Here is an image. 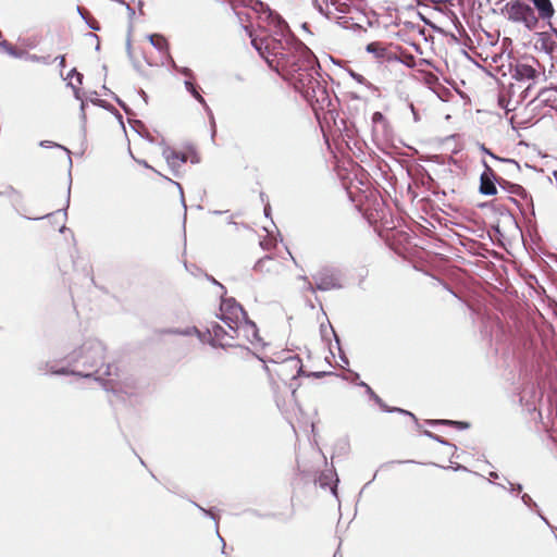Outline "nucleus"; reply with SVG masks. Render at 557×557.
<instances>
[{"label":"nucleus","instance_id":"obj_1","mask_svg":"<svg viewBox=\"0 0 557 557\" xmlns=\"http://www.w3.org/2000/svg\"><path fill=\"white\" fill-rule=\"evenodd\" d=\"M251 44L271 69L293 76L296 89L312 106L329 100L325 87L309 72L312 70V58L306 48L295 45L289 38L273 36L253 38Z\"/></svg>","mask_w":557,"mask_h":557},{"label":"nucleus","instance_id":"obj_2","mask_svg":"<svg viewBox=\"0 0 557 557\" xmlns=\"http://www.w3.org/2000/svg\"><path fill=\"white\" fill-rule=\"evenodd\" d=\"M253 272L264 282L278 284L288 276V267L283 258L267 256L257 261Z\"/></svg>","mask_w":557,"mask_h":557},{"label":"nucleus","instance_id":"obj_3","mask_svg":"<svg viewBox=\"0 0 557 557\" xmlns=\"http://www.w3.org/2000/svg\"><path fill=\"white\" fill-rule=\"evenodd\" d=\"M257 367L267 370L271 375H275L282 382L295 380L302 372V361L297 355L288 354L281 361L273 360L272 367L269 368L262 362H257Z\"/></svg>","mask_w":557,"mask_h":557},{"label":"nucleus","instance_id":"obj_4","mask_svg":"<svg viewBox=\"0 0 557 557\" xmlns=\"http://www.w3.org/2000/svg\"><path fill=\"white\" fill-rule=\"evenodd\" d=\"M162 156L165 159L171 173L176 177H181L185 172V165L187 162L193 164L199 162L197 152L190 147L180 150L172 147H165L162 151Z\"/></svg>","mask_w":557,"mask_h":557},{"label":"nucleus","instance_id":"obj_5","mask_svg":"<svg viewBox=\"0 0 557 557\" xmlns=\"http://www.w3.org/2000/svg\"><path fill=\"white\" fill-rule=\"evenodd\" d=\"M506 12L508 18L516 23H522L529 29L537 24V16L534 10L522 0H513L507 3Z\"/></svg>","mask_w":557,"mask_h":557},{"label":"nucleus","instance_id":"obj_6","mask_svg":"<svg viewBox=\"0 0 557 557\" xmlns=\"http://www.w3.org/2000/svg\"><path fill=\"white\" fill-rule=\"evenodd\" d=\"M245 315L243 307L233 298L222 299L220 304V318L235 332V329Z\"/></svg>","mask_w":557,"mask_h":557},{"label":"nucleus","instance_id":"obj_7","mask_svg":"<svg viewBox=\"0 0 557 557\" xmlns=\"http://www.w3.org/2000/svg\"><path fill=\"white\" fill-rule=\"evenodd\" d=\"M74 360L85 359L84 366L88 371H97L99 363L103 360V349L100 345L87 343L74 352Z\"/></svg>","mask_w":557,"mask_h":557},{"label":"nucleus","instance_id":"obj_8","mask_svg":"<svg viewBox=\"0 0 557 557\" xmlns=\"http://www.w3.org/2000/svg\"><path fill=\"white\" fill-rule=\"evenodd\" d=\"M325 8L320 7V11L330 20H342L347 17L358 8L350 0H324Z\"/></svg>","mask_w":557,"mask_h":557},{"label":"nucleus","instance_id":"obj_9","mask_svg":"<svg viewBox=\"0 0 557 557\" xmlns=\"http://www.w3.org/2000/svg\"><path fill=\"white\" fill-rule=\"evenodd\" d=\"M196 331L201 342L209 343L212 346L228 345L226 337L233 338V335L228 334V332L215 321L208 323L205 331L198 329H196Z\"/></svg>","mask_w":557,"mask_h":557},{"label":"nucleus","instance_id":"obj_10","mask_svg":"<svg viewBox=\"0 0 557 557\" xmlns=\"http://www.w3.org/2000/svg\"><path fill=\"white\" fill-rule=\"evenodd\" d=\"M313 282L317 289L331 290L341 287V283L335 273L331 270L323 269L317 272L313 276Z\"/></svg>","mask_w":557,"mask_h":557},{"label":"nucleus","instance_id":"obj_11","mask_svg":"<svg viewBox=\"0 0 557 557\" xmlns=\"http://www.w3.org/2000/svg\"><path fill=\"white\" fill-rule=\"evenodd\" d=\"M540 73L533 66V64L525 62H518L513 69L512 76L518 81L535 82Z\"/></svg>","mask_w":557,"mask_h":557},{"label":"nucleus","instance_id":"obj_12","mask_svg":"<svg viewBox=\"0 0 557 557\" xmlns=\"http://www.w3.org/2000/svg\"><path fill=\"white\" fill-rule=\"evenodd\" d=\"M366 50L380 61H393V51L380 41L368 44Z\"/></svg>","mask_w":557,"mask_h":557},{"label":"nucleus","instance_id":"obj_13","mask_svg":"<svg viewBox=\"0 0 557 557\" xmlns=\"http://www.w3.org/2000/svg\"><path fill=\"white\" fill-rule=\"evenodd\" d=\"M537 11L539 18L550 20L555 14V9L550 0H531Z\"/></svg>","mask_w":557,"mask_h":557},{"label":"nucleus","instance_id":"obj_14","mask_svg":"<svg viewBox=\"0 0 557 557\" xmlns=\"http://www.w3.org/2000/svg\"><path fill=\"white\" fill-rule=\"evenodd\" d=\"M496 183L500 184L499 181L487 178V176H480L479 191L485 196H494L497 194Z\"/></svg>","mask_w":557,"mask_h":557},{"label":"nucleus","instance_id":"obj_15","mask_svg":"<svg viewBox=\"0 0 557 557\" xmlns=\"http://www.w3.org/2000/svg\"><path fill=\"white\" fill-rule=\"evenodd\" d=\"M149 41L153 47H156L160 52H166L169 50V42L166 38L160 34H152L148 36Z\"/></svg>","mask_w":557,"mask_h":557},{"label":"nucleus","instance_id":"obj_16","mask_svg":"<svg viewBox=\"0 0 557 557\" xmlns=\"http://www.w3.org/2000/svg\"><path fill=\"white\" fill-rule=\"evenodd\" d=\"M368 393L370 394L371 398L385 411H398L400 413H405V414H408L409 417H411L413 420H416V417L413 413L407 411V410H404V409H399V408H393V409H389L384 403L383 400L380 398V396H377L369 386H368Z\"/></svg>","mask_w":557,"mask_h":557},{"label":"nucleus","instance_id":"obj_17","mask_svg":"<svg viewBox=\"0 0 557 557\" xmlns=\"http://www.w3.org/2000/svg\"><path fill=\"white\" fill-rule=\"evenodd\" d=\"M393 60L399 61L408 67L416 66V58L412 54L406 53L404 51H400L399 54L393 52Z\"/></svg>","mask_w":557,"mask_h":557},{"label":"nucleus","instance_id":"obj_18","mask_svg":"<svg viewBox=\"0 0 557 557\" xmlns=\"http://www.w3.org/2000/svg\"><path fill=\"white\" fill-rule=\"evenodd\" d=\"M484 171L482 172L481 176H487L490 180L494 181H504L502 177L497 176L496 172L487 164L485 160L482 161Z\"/></svg>","mask_w":557,"mask_h":557},{"label":"nucleus","instance_id":"obj_19","mask_svg":"<svg viewBox=\"0 0 557 557\" xmlns=\"http://www.w3.org/2000/svg\"><path fill=\"white\" fill-rule=\"evenodd\" d=\"M435 423L444 424V425H454L457 429L463 430L469 428V423L462 421H453V420H437Z\"/></svg>","mask_w":557,"mask_h":557},{"label":"nucleus","instance_id":"obj_20","mask_svg":"<svg viewBox=\"0 0 557 557\" xmlns=\"http://www.w3.org/2000/svg\"><path fill=\"white\" fill-rule=\"evenodd\" d=\"M188 89L193 92V95L200 101L203 102V98L200 96V94L196 90L195 86L191 83H186Z\"/></svg>","mask_w":557,"mask_h":557},{"label":"nucleus","instance_id":"obj_21","mask_svg":"<svg viewBox=\"0 0 557 557\" xmlns=\"http://www.w3.org/2000/svg\"><path fill=\"white\" fill-rule=\"evenodd\" d=\"M480 149H481L484 153H486V154L491 156L492 158H494V159H496V160H500V158L496 157V156H495V154H494V153H493L488 148H486V147H485V145H483V144H482V145H480Z\"/></svg>","mask_w":557,"mask_h":557},{"label":"nucleus","instance_id":"obj_22","mask_svg":"<svg viewBox=\"0 0 557 557\" xmlns=\"http://www.w3.org/2000/svg\"><path fill=\"white\" fill-rule=\"evenodd\" d=\"M524 190L523 188L520 186V185H515L512 186V189H511V193L516 194V195H520L522 194Z\"/></svg>","mask_w":557,"mask_h":557},{"label":"nucleus","instance_id":"obj_23","mask_svg":"<svg viewBox=\"0 0 557 557\" xmlns=\"http://www.w3.org/2000/svg\"><path fill=\"white\" fill-rule=\"evenodd\" d=\"M381 120H383V115H382V113H381V112H375V113L373 114V116H372V121H373V122H377V121H381Z\"/></svg>","mask_w":557,"mask_h":557},{"label":"nucleus","instance_id":"obj_24","mask_svg":"<svg viewBox=\"0 0 557 557\" xmlns=\"http://www.w3.org/2000/svg\"><path fill=\"white\" fill-rule=\"evenodd\" d=\"M228 1H230V3H231L232 5H234V7H235V5H237V4H244V5H246V0H228Z\"/></svg>","mask_w":557,"mask_h":557},{"label":"nucleus","instance_id":"obj_25","mask_svg":"<svg viewBox=\"0 0 557 557\" xmlns=\"http://www.w3.org/2000/svg\"><path fill=\"white\" fill-rule=\"evenodd\" d=\"M531 89H532V84L530 83V84L524 88V91H523V92L525 94V95H524V97H523L524 99L529 96V92L531 91Z\"/></svg>","mask_w":557,"mask_h":557},{"label":"nucleus","instance_id":"obj_26","mask_svg":"<svg viewBox=\"0 0 557 557\" xmlns=\"http://www.w3.org/2000/svg\"><path fill=\"white\" fill-rule=\"evenodd\" d=\"M425 434H426L428 436H431V437H433V438L438 440V437H437V436H435L433 433H431V432H429V431H426V432H425Z\"/></svg>","mask_w":557,"mask_h":557},{"label":"nucleus","instance_id":"obj_27","mask_svg":"<svg viewBox=\"0 0 557 557\" xmlns=\"http://www.w3.org/2000/svg\"><path fill=\"white\" fill-rule=\"evenodd\" d=\"M65 61L64 57H61L60 63H63Z\"/></svg>","mask_w":557,"mask_h":557},{"label":"nucleus","instance_id":"obj_28","mask_svg":"<svg viewBox=\"0 0 557 557\" xmlns=\"http://www.w3.org/2000/svg\"><path fill=\"white\" fill-rule=\"evenodd\" d=\"M537 97H539V94H537V95H535V96L532 98V100H531V101L536 100V98H537Z\"/></svg>","mask_w":557,"mask_h":557},{"label":"nucleus","instance_id":"obj_29","mask_svg":"<svg viewBox=\"0 0 557 557\" xmlns=\"http://www.w3.org/2000/svg\"><path fill=\"white\" fill-rule=\"evenodd\" d=\"M57 373L65 374L66 372L64 370H62V371H58Z\"/></svg>","mask_w":557,"mask_h":557},{"label":"nucleus","instance_id":"obj_30","mask_svg":"<svg viewBox=\"0 0 557 557\" xmlns=\"http://www.w3.org/2000/svg\"><path fill=\"white\" fill-rule=\"evenodd\" d=\"M84 376H89L90 375V372H87L85 374H83Z\"/></svg>","mask_w":557,"mask_h":557}]
</instances>
